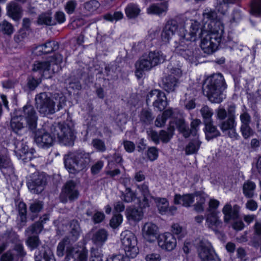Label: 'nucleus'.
<instances>
[{
    "mask_svg": "<svg viewBox=\"0 0 261 261\" xmlns=\"http://www.w3.org/2000/svg\"><path fill=\"white\" fill-rule=\"evenodd\" d=\"M146 100L147 105L151 103L154 108L160 111H163L168 105L165 93L158 89L150 91L147 95Z\"/></svg>",
    "mask_w": 261,
    "mask_h": 261,
    "instance_id": "f8f14e48",
    "label": "nucleus"
},
{
    "mask_svg": "<svg viewBox=\"0 0 261 261\" xmlns=\"http://www.w3.org/2000/svg\"><path fill=\"white\" fill-rule=\"evenodd\" d=\"M201 143V142L199 140L198 137L196 136L195 138L191 140L186 146V153L187 154H191L197 153Z\"/></svg>",
    "mask_w": 261,
    "mask_h": 261,
    "instance_id": "473e14b6",
    "label": "nucleus"
},
{
    "mask_svg": "<svg viewBox=\"0 0 261 261\" xmlns=\"http://www.w3.org/2000/svg\"><path fill=\"white\" fill-rule=\"evenodd\" d=\"M254 234L252 240L253 246L257 247L261 244V221H256L254 226Z\"/></svg>",
    "mask_w": 261,
    "mask_h": 261,
    "instance_id": "4c0bfd02",
    "label": "nucleus"
},
{
    "mask_svg": "<svg viewBox=\"0 0 261 261\" xmlns=\"http://www.w3.org/2000/svg\"><path fill=\"white\" fill-rule=\"evenodd\" d=\"M154 201L160 214L163 215L168 212L169 202L166 198L156 197L154 198Z\"/></svg>",
    "mask_w": 261,
    "mask_h": 261,
    "instance_id": "ea45409f",
    "label": "nucleus"
},
{
    "mask_svg": "<svg viewBox=\"0 0 261 261\" xmlns=\"http://www.w3.org/2000/svg\"><path fill=\"white\" fill-rule=\"evenodd\" d=\"M35 150L33 148L29 149L28 145L25 143L22 149L18 153L23 160H31L33 158V153Z\"/></svg>",
    "mask_w": 261,
    "mask_h": 261,
    "instance_id": "c03bdc74",
    "label": "nucleus"
},
{
    "mask_svg": "<svg viewBox=\"0 0 261 261\" xmlns=\"http://www.w3.org/2000/svg\"><path fill=\"white\" fill-rule=\"evenodd\" d=\"M204 124L205 137L207 140L213 139L221 135L219 130L213 124V121L205 123Z\"/></svg>",
    "mask_w": 261,
    "mask_h": 261,
    "instance_id": "c756f323",
    "label": "nucleus"
},
{
    "mask_svg": "<svg viewBox=\"0 0 261 261\" xmlns=\"http://www.w3.org/2000/svg\"><path fill=\"white\" fill-rule=\"evenodd\" d=\"M122 199L125 202H131L136 198L135 194L129 188H126L124 193H122Z\"/></svg>",
    "mask_w": 261,
    "mask_h": 261,
    "instance_id": "3c124183",
    "label": "nucleus"
},
{
    "mask_svg": "<svg viewBox=\"0 0 261 261\" xmlns=\"http://www.w3.org/2000/svg\"><path fill=\"white\" fill-rule=\"evenodd\" d=\"M48 220V216L47 214L40 218V220L27 228L25 230V235L28 237L26 243L31 250L36 248L40 243L38 234L42 230L43 224Z\"/></svg>",
    "mask_w": 261,
    "mask_h": 261,
    "instance_id": "0eeeda50",
    "label": "nucleus"
},
{
    "mask_svg": "<svg viewBox=\"0 0 261 261\" xmlns=\"http://www.w3.org/2000/svg\"><path fill=\"white\" fill-rule=\"evenodd\" d=\"M201 123V121L196 119L191 123V128L186 124L185 120L182 119H179L176 121V125L178 130L182 134L185 138L189 137L191 135L193 136L197 135L198 127Z\"/></svg>",
    "mask_w": 261,
    "mask_h": 261,
    "instance_id": "4468645a",
    "label": "nucleus"
},
{
    "mask_svg": "<svg viewBox=\"0 0 261 261\" xmlns=\"http://www.w3.org/2000/svg\"><path fill=\"white\" fill-rule=\"evenodd\" d=\"M147 155L148 159L151 161L156 160L158 157V149L155 147H150L148 148L147 151Z\"/></svg>",
    "mask_w": 261,
    "mask_h": 261,
    "instance_id": "e2e57ef3",
    "label": "nucleus"
},
{
    "mask_svg": "<svg viewBox=\"0 0 261 261\" xmlns=\"http://www.w3.org/2000/svg\"><path fill=\"white\" fill-rule=\"evenodd\" d=\"M147 134L149 138L156 144L160 143V133L152 129H149L147 131Z\"/></svg>",
    "mask_w": 261,
    "mask_h": 261,
    "instance_id": "69168bd1",
    "label": "nucleus"
},
{
    "mask_svg": "<svg viewBox=\"0 0 261 261\" xmlns=\"http://www.w3.org/2000/svg\"><path fill=\"white\" fill-rule=\"evenodd\" d=\"M91 144L93 147L99 152H103L107 149L105 142L100 139H93Z\"/></svg>",
    "mask_w": 261,
    "mask_h": 261,
    "instance_id": "8fccbe9b",
    "label": "nucleus"
},
{
    "mask_svg": "<svg viewBox=\"0 0 261 261\" xmlns=\"http://www.w3.org/2000/svg\"><path fill=\"white\" fill-rule=\"evenodd\" d=\"M123 14L120 12H116L114 14H107L104 16V18L108 21H118L123 18Z\"/></svg>",
    "mask_w": 261,
    "mask_h": 261,
    "instance_id": "13d9d810",
    "label": "nucleus"
},
{
    "mask_svg": "<svg viewBox=\"0 0 261 261\" xmlns=\"http://www.w3.org/2000/svg\"><path fill=\"white\" fill-rule=\"evenodd\" d=\"M236 106L234 105L229 106L228 108V118L219 124V126L222 131L225 132L230 129L236 127Z\"/></svg>",
    "mask_w": 261,
    "mask_h": 261,
    "instance_id": "dca6fc26",
    "label": "nucleus"
},
{
    "mask_svg": "<svg viewBox=\"0 0 261 261\" xmlns=\"http://www.w3.org/2000/svg\"><path fill=\"white\" fill-rule=\"evenodd\" d=\"M87 255L88 250L84 248L80 249L67 246L65 261H87Z\"/></svg>",
    "mask_w": 261,
    "mask_h": 261,
    "instance_id": "2eb2a0df",
    "label": "nucleus"
},
{
    "mask_svg": "<svg viewBox=\"0 0 261 261\" xmlns=\"http://www.w3.org/2000/svg\"><path fill=\"white\" fill-rule=\"evenodd\" d=\"M35 261H48L49 255L46 250L42 249L39 251L38 255H35Z\"/></svg>",
    "mask_w": 261,
    "mask_h": 261,
    "instance_id": "774afa93",
    "label": "nucleus"
},
{
    "mask_svg": "<svg viewBox=\"0 0 261 261\" xmlns=\"http://www.w3.org/2000/svg\"><path fill=\"white\" fill-rule=\"evenodd\" d=\"M0 170L5 174H12L14 173V167L10 159L7 156L0 155Z\"/></svg>",
    "mask_w": 261,
    "mask_h": 261,
    "instance_id": "cd10ccee",
    "label": "nucleus"
},
{
    "mask_svg": "<svg viewBox=\"0 0 261 261\" xmlns=\"http://www.w3.org/2000/svg\"><path fill=\"white\" fill-rule=\"evenodd\" d=\"M205 29L208 30L207 32H205V33L214 35L215 36L218 37L220 39L222 40L224 27L221 21L216 20L208 22L207 27Z\"/></svg>",
    "mask_w": 261,
    "mask_h": 261,
    "instance_id": "4be33fe9",
    "label": "nucleus"
},
{
    "mask_svg": "<svg viewBox=\"0 0 261 261\" xmlns=\"http://www.w3.org/2000/svg\"><path fill=\"white\" fill-rule=\"evenodd\" d=\"M168 5L166 2L161 3L152 4L147 8L146 12L148 14L160 16L166 13L168 10Z\"/></svg>",
    "mask_w": 261,
    "mask_h": 261,
    "instance_id": "bb28decb",
    "label": "nucleus"
},
{
    "mask_svg": "<svg viewBox=\"0 0 261 261\" xmlns=\"http://www.w3.org/2000/svg\"><path fill=\"white\" fill-rule=\"evenodd\" d=\"M33 53L37 56L47 54L49 53V48L46 45V43L37 46L34 49Z\"/></svg>",
    "mask_w": 261,
    "mask_h": 261,
    "instance_id": "6e6d98bb",
    "label": "nucleus"
},
{
    "mask_svg": "<svg viewBox=\"0 0 261 261\" xmlns=\"http://www.w3.org/2000/svg\"><path fill=\"white\" fill-rule=\"evenodd\" d=\"M63 60V57L61 55L59 54H54L53 55L50 56V66L51 65V63L53 65H55L57 66L56 71H58L60 67L59 66Z\"/></svg>",
    "mask_w": 261,
    "mask_h": 261,
    "instance_id": "603ef678",
    "label": "nucleus"
},
{
    "mask_svg": "<svg viewBox=\"0 0 261 261\" xmlns=\"http://www.w3.org/2000/svg\"><path fill=\"white\" fill-rule=\"evenodd\" d=\"M176 239L170 232H166L160 236L158 244L162 249L167 251L173 250L176 246Z\"/></svg>",
    "mask_w": 261,
    "mask_h": 261,
    "instance_id": "a211bd4d",
    "label": "nucleus"
},
{
    "mask_svg": "<svg viewBox=\"0 0 261 261\" xmlns=\"http://www.w3.org/2000/svg\"><path fill=\"white\" fill-rule=\"evenodd\" d=\"M126 216L128 220L139 221L143 217V213L140 209L129 207L126 210Z\"/></svg>",
    "mask_w": 261,
    "mask_h": 261,
    "instance_id": "2f4dec72",
    "label": "nucleus"
},
{
    "mask_svg": "<svg viewBox=\"0 0 261 261\" xmlns=\"http://www.w3.org/2000/svg\"><path fill=\"white\" fill-rule=\"evenodd\" d=\"M125 11L126 16L129 18H136L140 12V9L138 6L133 4L128 5L126 7Z\"/></svg>",
    "mask_w": 261,
    "mask_h": 261,
    "instance_id": "37998d69",
    "label": "nucleus"
},
{
    "mask_svg": "<svg viewBox=\"0 0 261 261\" xmlns=\"http://www.w3.org/2000/svg\"><path fill=\"white\" fill-rule=\"evenodd\" d=\"M200 23L198 21H192L189 31H185L182 38L178 45H175V53L182 57L190 63H195L197 61L194 51V42L197 39V32L199 31Z\"/></svg>",
    "mask_w": 261,
    "mask_h": 261,
    "instance_id": "f257e3e1",
    "label": "nucleus"
},
{
    "mask_svg": "<svg viewBox=\"0 0 261 261\" xmlns=\"http://www.w3.org/2000/svg\"><path fill=\"white\" fill-rule=\"evenodd\" d=\"M64 164L70 173L75 174L87 168L90 163V154L84 150L69 152L64 156Z\"/></svg>",
    "mask_w": 261,
    "mask_h": 261,
    "instance_id": "20e7f679",
    "label": "nucleus"
},
{
    "mask_svg": "<svg viewBox=\"0 0 261 261\" xmlns=\"http://www.w3.org/2000/svg\"><path fill=\"white\" fill-rule=\"evenodd\" d=\"M200 113L202 115L204 124L212 122V117L214 114L213 111V110L207 106H204L201 108Z\"/></svg>",
    "mask_w": 261,
    "mask_h": 261,
    "instance_id": "79ce46f5",
    "label": "nucleus"
},
{
    "mask_svg": "<svg viewBox=\"0 0 261 261\" xmlns=\"http://www.w3.org/2000/svg\"><path fill=\"white\" fill-rule=\"evenodd\" d=\"M165 60L166 56L161 51H150L148 54L143 55L135 64L136 75L141 78L143 71H149Z\"/></svg>",
    "mask_w": 261,
    "mask_h": 261,
    "instance_id": "39448f33",
    "label": "nucleus"
},
{
    "mask_svg": "<svg viewBox=\"0 0 261 261\" xmlns=\"http://www.w3.org/2000/svg\"><path fill=\"white\" fill-rule=\"evenodd\" d=\"M99 3L95 0H92L86 2L84 4V8L89 12H93L99 7Z\"/></svg>",
    "mask_w": 261,
    "mask_h": 261,
    "instance_id": "5fc2aeb1",
    "label": "nucleus"
},
{
    "mask_svg": "<svg viewBox=\"0 0 261 261\" xmlns=\"http://www.w3.org/2000/svg\"><path fill=\"white\" fill-rule=\"evenodd\" d=\"M79 192L77 189L76 183L73 180L67 181L63 187L60 196L61 202L66 203L68 200L73 201L77 199Z\"/></svg>",
    "mask_w": 261,
    "mask_h": 261,
    "instance_id": "ddd939ff",
    "label": "nucleus"
},
{
    "mask_svg": "<svg viewBox=\"0 0 261 261\" xmlns=\"http://www.w3.org/2000/svg\"><path fill=\"white\" fill-rule=\"evenodd\" d=\"M14 29L13 25L6 20L0 23V33L5 35L11 36L14 32Z\"/></svg>",
    "mask_w": 261,
    "mask_h": 261,
    "instance_id": "a18cd8bd",
    "label": "nucleus"
},
{
    "mask_svg": "<svg viewBox=\"0 0 261 261\" xmlns=\"http://www.w3.org/2000/svg\"><path fill=\"white\" fill-rule=\"evenodd\" d=\"M138 188L143 196L142 201L140 202V206L142 207L148 206L149 199L152 197L150 195L148 186L145 184H143L140 186H139Z\"/></svg>",
    "mask_w": 261,
    "mask_h": 261,
    "instance_id": "c9c22d12",
    "label": "nucleus"
},
{
    "mask_svg": "<svg viewBox=\"0 0 261 261\" xmlns=\"http://www.w3.org/2000/svg\"><path fill=\"white\" fill-rule=\"evenodd\" d=\"M81 228L79 222L73 220L70 223V233L71 235L70 241L75 242L80 236Z\"/></svg>",
    "mask_w": 261,
    "mask_h": 261,
    "instance_id": "e433bc0d",
    "label": "nucleus"
},
{
    "mask_svg": "<svg viewBox=\"0 0 261 261\" xmlns=\"http://www.w3.org/2000/svg\"><path fill=\"white\" fill-rule=\"evenodd\" d=\"M251 12L253 15H261V0H254L251 7Z\"/></svg>",
    "mask_w": 261,
    "mask_h": 261,
    "instance_id": "4d7b16f0",
    "label": "nucleus"
},
{
    "mask_svg": "<svg viewBox=\"0 0 261 261\" xmlns=\"http://www.w3.org/2000/svg\"><path fill=\"white\" fill-rule=\"evenodd\" d=\"M47 175L43 172L32 174L27 183L29 190L33 194L41 193L47 184Z\"/></svg>",
    "mask_w": 261,
    "mask_h": 261,
    "instance_id": "9d476101",
    "label": "nucleus"
},
{
    "mask_svg": "<svg viewBox=\"0 0 261 261\" xmlns=\"http://www.w3.org/2000/svg\"><path fill=\"white\" fill-rule=\"evenodd\" d=\"M49 134L44 128L37 131L35 134V141L39 147L48 148L49 147Z\"/></svg>",
    "mask_w": 261,
    "mask_h": 261,
    "instance_id": "a878e982",
    "label": "nucleus"
},
{
    "mask_svg": "<svg viewBox=\"0 0 261 261\" xmlns=\"http://www.w3.org/2000/svg\"><path fill=\"white\" fill-rule=\"evenodd\" d=\"M175 128L174 126L170 125L167 130H161L160 131V139L163 143H168L174 135Z\"/></svg>",
    "mask_w": 261,
    "mask_h": 261,
    "instance_id": "f704fd0d",
    "label": "nucleus"
},
{
    "mask_svg": "<svg viewBox=\"0 0 261 261\" xmlns=\"http://www.w3.org/2000/svg\"><path fill=\"white\" fill-rule=\"evenodd\" d=\"M203 21L204 22V27L206 28V24L207 21L211 22L212 21L216 20L217 17V14L215 11H213L211 9H206L204 10L203 13Z\"/></svg>",
    "mask_w": 261,
    "mask_h": 261,
    "instance_id": "de8ad7c7",
    "label": "nucleus"
},
{
    "mask_svg": "<svg viewBox=\"0 0 261 261\" xmlns=\"http://www.w3.org/2000/svg\"><path fill=\"white\" fill-rule=\"evenodd\" d=\"M28 34L25 29L20 30L14 35V40L17 43H20L23 41L24 38L27 37Z\"/></svg>",
    "mask_w": 261,
    "mask_h": 261,
    "instance_id": "bf43d9fd",
    "label": "nucleus"
},
{
    "mask_svg": "<svg viewBox=\"0 0 261 261\" xmlns=\"http://www.w3.org/2000/svg\"><path fill=\"white\" fill-rule=\"evenodd\" d=\"M23 118L26 120L30 129L32 130H34L36 127L37 116L34 108L31 105L25 106L22 111H19L11 118L10 127L17 135H21L24 130L23 123L21 122Z\"/></svg>",
    "mask_w": 261,
    "mask_h": 261,
    "instance_id": "7ed1b4c3",
    "label": "nucleus"
},
{
    "mask_svg": "<svg viewBox=\"0 0 261 261\" xmlns=\"http://www.w3.org/2000/svg\"><path fill=\"white\" fill-rule=\"evenodd\" d=\"M3 238L8 242H15L18 239V236L13 231L7 230L3 234Z\"/></svg>",
    "mask_w": 261,
    "mask_h": 261,
    "instance_id": "864d4df0",
    "label": "nucleus"
},
{
    "mask_svg": "<svg viewBox=\"0 0 261 261\" xmlns=\"http://www.w3.org/2000/svg\"><path fill=\"white\" fill-rule=\"evenodd\" d=\"M158 228L157 226L151 223H146L142 228V235L147 241L151 242L155 240Z\"/></svg>",
    "mask_w": 261,
    "mask_h": 261,
    "instance_id": "5701e85b",
    "label": "nucleus"
},
{
    "mask_svg": "<svg viewBox=\"0 0 261 261\" xmlns=\"http://www.w3.org/2000/svg\"><path fill=\"white\" fill-rule=\"evenodd\" d=\"M218 211H213L207 214L206 223L207 227L215 232L222 227V222L218 216Z\"/></svg>",
    "mask_w": 261,
    "mask_h": 261,
    "instance_id": "412c9836",
    "label": "nucleus"
},
{
    "mask_svg": "<svg viewBox=\"0 0 261 261\" xmlns=\"http://www.w3.org/2000/svg\"><path fill=\"white\" fill-rule=\"evenodd\" d=\"M7 15L13 19L18 20L21 17L22 9L15 2L9 3L6 7Z\"/></svg>",
    "mask_w": 261,
    "mask_h": 261,
    "instance_id": "b1692460",
    "label": "nucleus"
},
{
    "mask_svg": "<svg viewBox=\"0 0 261 261\" xmlns=\"http://www.w3.org/2000/svg\"><path fill=\"white\" fill-rule=\"evenodd\" d=\"M43 207V203L40 201H35L30 203L29 206V214L30 219L32 221L37 217L38 214L41 211Z\"/></svg>",
    "mask_w": 261,
    "mask_h": 261,
    "instance_id": "7c9ffc66",
    "label": "nucleus"
},
{
    "mask_svg": "<svg viewBox=\"0 0 261 261\" xmlns=\"http://www.w3.org/2000/svg\"><path fill=\"white\" fill-rule=\"evenodd\" d=\"M122 222V216L121 214L115 215L110 220V225L114 228H117Z\"/></svg>",
    "mask_w": 261,
    "mask_h": 261,
    "instance_id": "0e129e2a",
    "label": "nucleus"
},
{
    "mask_svg": "<svg viewBox=\"0 0 261 261\" xmlns=\"http://www.w3.org/2000/svg\"><path fill=\"white\" fill-rule=\"evenodd\" d=\"M139 116L140 121L147 125L150 124L153 119L151 112L147 110H142Z\"/></svg>",
    "mask_w": 261,
    "mask_h": 261,
    "instance_id": "49530a36",
    "label": "nucleus"
},
{
    "mask_svg": "<svg viewBox=\"0 0 261 261\" xmlns=\"http://www.w3.org/2000/svg\"><path fill=\"white\" fill-rule=\"evenodd\" d=\"M198 256L201 261H220L211 244L206 239L196 241Z\"/></svg>",
    "mask_w": 261,
    "mask_h": 261,
    "instance_id": "1a4fd4ad",
    "label": "nucleus"
},
{
    "mask_svg": "<svg viewBox=\"0 0 261 261\" xmlns=\"http://www.w3.org/2000/svg\"><path fill=\"white\" fill-rule=\"evenodd\" d=\"M204 90L212 103H220L224 98L223 91L226 88L224 79L221 73L214 74L205 81Z\"/></svg>",
    "mask_w": 261,
    "mask_h": 261,
    "instance_id": "f03ea898",
    "label": "nucleus"
},
{
    "mask_svg": "<svg viewBox=\"0 0 261 261\" xmlns=\"http://www.w3.org/2000/svg\"><path fill=\"white\" fill-rule=\"evenodd\" d=\"M40 78H36L34 75L29 76L27 79V87L30 91L34 90L40 84Z\"/></svg>",
    "mask_w": 261,
    "mask_h": 261,
    "instance_id": "09e8293b",
    "label": "nucleus"
},
{
    "mask_svg": "<svg viewBox=\"0 0 261 261\" xmlns=\"http://www.w3.org/2000/svg\"><path fill=\"white\" fill-rule=\"evenodd\" d=\"M36 108L43 116L49 114V96L46 92L40 93L36 96Z\"/></svg>",
    "mask_w": 261,
    "mask_h": 261,
    "instance_id": "f3484780",
    "label": "nucleus"
},
{
    "mask_svg": "<svg viewBox=\"0 0 261 261\" xmlns=\"http://www.w3.org/2000/svg\"><path fill=\"white\" fill-rule=\"evenodd\" d=\"M18 216L17 217V225L19 228L24 226L27 222V205L23 202H20L18 206Z\"/></svg>",
    "mask_w": 261,
    "mask_h": 261,
    "instance_id": "c85d7f7f",
    "label": "nucleus"
},
{
    "mask_svg": "<svg viewBox=\"0 0 261 261\" xmlns=\"http://www.w3.org/2000/svg\"><path fill=\"white\" fill-rule=\"evenodd\" d=\"M256 186L253 181L247 180L243 185V194L247 198H252L254 195V191Z\"/></svg>",
    "mask_w": 261,
    "mask_h": 261,
    "instance_id": "a19ab883",
    "label": "nucleus"
},
{
    "mask_svg": "<svg viewBox=\"0 0 261 261\" xmlns=\"http://www.w3.org/2000/svg\"><path fill=\"white\" fill-rule=\"evenodd\" d=\"M75 137L69 127L60 123H55L50 128V138L53 141L62 142L65 145L72 146Z\"/></svg>",
    "mask_w": 261,
    "mask_h": 261,
    "instance_id": "423d86ee",
    "label": "nucleus"
},
{
    "mask_svg": "<svg viewBox=\"0 0 261 261\" xmlns=\"http://www.w3.org/2000/svg\"><path fill=\"white\" fill-rule=\"evenodd\" d=\"M37 23L39 25H49V13H42L38 17Z\"/></svg>",
    "mask_w": 261,
    "mask_h": 261,
    "instance_id": "052dcab7",
    "label": "nucleus"
},
{
    "mask_svg": "<svg viewBox=\"0 0 261 261\" xmlns=\"http://www.w3.org/2000/svg\"><path fill=\"white\" fill-rule=\"evenodd\" d=\"M177 28L178 25L175 21H168L161 32V38L162 42L168 43L174 35Z\"/></svg>",
    "mask_w": 261,
    "mask_h": 261,
    "instance_id": "6ab92c4d",
    "label": "nucleus"
},
{
    "mask_svg": "<svg viewBox=\"0 0 261 261\" xmlns=\"http://www.w3.org/2000/svg\"><path fill=\"white\" fill-rule=\"evenodd\" d=\"M70 240H69L68 238H64L63 241L60 242L57 247V254L59 256H62L64 254V250L65 247V246L68 245Z\"/></svg>",
    "mask_w": 261,
    "mask_h": 261,
    "instance_id": "680f3d73",
    "label": "nucleus"
},
{
    "mask_svg": "<svg viewBox=\"0 0 261 261\" xmlns=\"http://www.w3.org/2000/svg\"><path fill=\"white\" fill-rule=\"evenodd\" d=\"M107 232L105 229H101L93 234L92 240L95 245L101 246L107 240Z\"/></svg>",
    "mask_w": 261,
    "mask_h": 261,
    "instance_id": "72a5a7b5",
    "label": "nucleus"
},
{
    "mask_svg": "<svg viewBox=\"0 0 261 261\" xmlns=\"http://www.w3.org/2000/svg\"><path fill=\"white\" fill-rule=\"evenodd\" d=\"M121 240L126 255L129 258H135L139 253L137 240L134 233L130 231H125L121 234Z\"/></svg>",
    "mask_w": 261,
    "mask_h": 261,
    "instance_id": "6e6552de",
    "label": "nucleus"
},
{
    "mask_svg": "<svg viewBox=\"0 0 261 261\" xmlns=\"http://www.w3.org/2000/svg\"><path fill=\"white\" fill-rule=\"evenodd\" d=\"M200 28L197 34L198 33V35L201 38L200 45L201 49L207 54L214 53L222 40L220 39L218 37L217 38L214 35L205 33L204 31H200Z\"/></svg>",
    "mask_w": 261,
    "mask_h": 261,
    "instance_id": "9b49d317",
    "label": "nucleus"
},
{
    "mask_svg": "<svg viewBox=\"0 0 261 261\" xmlns=\"http://www.w3.org/2000/svg\"><path fill=\"white\" fill-rule=\"evenodd\" d=\"M240 207L235 204L232 207L230 203H226L222 208V212L224 215V221L228 223L231 220H236L239 217Z\"/></svg>",
    "mask_w": 261,
    "mask_h": 261,
    "instance_id": "aec40b11",
    "label": "nucleus"
},
{
    "mask_svg": "<svg viewBox=\"0 0 261 261\" xmlns=\"http://www.w3.org/2000/svg\"><path fill=\"white\" fill-rule=\"evenodd\" d=\"M102 254L98 249H92L89 261H102Z\"/></svg>",
    "mask_w": 261,
    "mask_h": 261,
    "instance_id": "338daca9",
    "label": "nucleus"
},
{
    "mask_svg": "<svg viewBox=\"0 0 261 261\" xmlns=\"http://www.w3.org/2000/svg\"><path fill=\"white\" fill-rule=\"evenodd\" d=\"M178 84V79L172 74H169L162 80V87L168 92L174 91Z\"/></svg>",
    "mask_w": 261,
    "mask_h": 261,
    "instance_id": "393cba45",
    "label": "nucleus"
},
{
    "mask_svg": "<svg viewBox=\"0 0 261 261\" xmlns=\"http://www.w3.org/2000/svg\"><path fill=\"white\" fill-rule=\"evenodd\" d=\"M33 71H39L42 76H45L49 73V62H39L34 65Z\"/></svg>",
    "mask_w": 261,
    "mask_h": 261,
    "instance_id": "58836bf2",
    "label": "nucleus"
}]
</instances>
